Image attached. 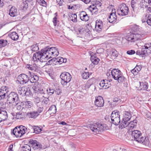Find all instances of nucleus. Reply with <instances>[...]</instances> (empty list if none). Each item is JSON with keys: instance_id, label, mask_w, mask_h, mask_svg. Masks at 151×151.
I'll return each instance as SVG.
<instances>
[{"instance_id": "1", "label": "nucleus", "mask_w": 151, "mask_h": 151, "mask_svg": "<svg viewBox=\"0 0 151 151\" xmlns=\"http://www.w3.org/2000/svg\"><path fill=\"white\" fill-rule=\"evenodd\" d=\"M59 54L58 51L56 47L47 46L40 51L34 53L32 57L33 60L34 62L38 60L41 62H45L48 58L53 57H55Z\"/></svg>"}, {"instance_id": "2", "label": "nucleus", "mask_w": 151, "mask_h": 151, "mask_svg": "<svg viewBox=\"0 0 151 151\" xmlns=\"http://www.w3.org/2000/svg\"><path fill=\"white\" fill-rule=\"evenodd\" d=\"M132 32L128 34L125 37L127 41L131 42H135L137 40L142 39V36L137 32L139 31V26L136 25H133L131 27Z\"/></svg>"}, {"instance_id": "3", "label": "nucleus", "mask_w": 151, "mask_h": 151, "mask_svg": "<svg viewBox=\"0 0 151 151\" xmlns=\"http://www.w3.org/2000/svg\"><path fill=\"white\" fill-rule=\"evenodd\" d=\"M89 127L92 132L96 134H99L103 130L108 129L107 125L98 122L90 125Z\"/></svg>"}, {"instance_id": "4", "label": "nucleus", "mask_w": 151, "mask_h": 151, "mask_svg": "<svg viewBox=\"0 0 151 151\" xmlns=\"http://www.w3.org/2000/svg\"><path fill=\"white\" fill-rule=\"evenodd\" d=\"M7 101L9 104H17L18 103L19 99L18 94L15 92H12L8 95L7 94Z\"/></svg>"}, {"instance_id": "5", "label": "nucleus", "mask_w": 151, "mask_h": 151, "mask_svg": "<svg viewBox=\"0 0 151 151\" xmlns=\"http://www.w3.org/2000/svg\"><path fill=\"white\" fill-rule=\"evenodd\" d=\"M129 9L127 5L124 3L120 4L117 10L118 14L121 16H125L128 15Z\"/></svg>"}, {"instance_id": "6", "label": "nucleus", "mask_w": 151, "mask_h": 151, "mask_svg": "<svg viewBox=\"0 0 151 151\" xmlns=\"http://www.w3.org/2000/svg\"><path fill=\"white\" fill-rule=\"evenodd\" d=\"M61 80V83L63 86H66L70 82L72 78L71 76L69 73L64 72L62 73L60 76Z\"/></svg>"}, {"instance_id": "7", "label": "nucleus", "mask_w": 151, "mask_h": 151, "mask_svg": "<svg viewBox=\"0 0 151 151\" xmlns=\"http://www.w3.org/2000/svg\"><path fill=\"white\" fill-rule=\"evenodd\" d=\"M119 114V112L116 110L112 112L111 116V123L117 125L120 123Z\"/></svg>"}, {"instance_id": "8", "label": "nucleus", "mask_w": 151, "mask_h": 151, "mask_svg": "<svg viewBox=\"0 0 151 151\" xmlns=\"http://www.w3.org/2000/svg\"><path fill=\"white\" fill-rule=\"evenodd\" d=\"M115 80L117 81L120 84H123L124 86L126 87L128 86L129 81L124 76L122 73Z\"/></svg>"}, {"instance_id": "9", "label": "nucleus", "mask_w": 151, "mask_h": 151, "mask_svg": "<svg viewBox=\"0 0 151 151\" xmlns=\"http://www.w3.org/2000/svg\"><path fill=\"white\" fill-rule=\"evenodd\" d=\"M29 77L27 75L25 74H22L18 76L17 81L21 84H24L28 83L29 82Z\"/></svg>"}, {"instance_id": "10", "label": "nucleus", "mask_w": 151, "mask_h": 151, "mask_svg": "<svg viewBox=\"0 0 151 151\" xmlns=\"http://www.w3.org/2000/svg\"><path fill=\"white\" fill-rule=\"evenodd\" d=\"M9 88L8 86H3L0 89V101L6 98V94L9 91Z\"/></svg>"}, {"instance_id": "11", "label": "nucleus", "mask_w": 151, "mask_h": 151, "mask_svg": "<svg viewBox=\"0 0 151 151\" xmlns=\"http://www.w3.org/2000/svg\"><path fill=\"white\" fill-rule=\"evenodd\" d=\"M29 128L28 129V130H29L28 131V133L34 132L36 134H40L42 130V128H41L38 126H32L30 124L29 125Z\"/></svg>"}, {"instance_id": "12", "label": "nucleus", "mask_w": 151, "mask_h": 151, "mask_svg": "<svg viewBox=\"0 0 151 151\" xmlns=\"http://www.w3.org/2000/svg\"><path fill=\"white\" fill-rule=\"evenodd\" d=\"M94 103L95 105L98 107H102L104 105V100L101 96L96 97Z\"/></svg>"}, {"instance_id": "13", "label": "nucleus", "mask_w": 151, "mask_h": 151, "mask_svg": "<svg viewBox=\"0 0 151 151\" xmlns=\"http://www.w3.org/2000/svg\"><path fill=\"white\" fill-rule=\"evenodd\" d=\"M117 18V17L116 14L115 10H112L108 18V20L110 23L114 24L118 22Z\"/></svg>"}, {"instance_id": "14", "label": "nucleus", "mask_w": 151, "mask_h": 151, "mask_svg": "<svg viewBox=\"0 0 151 151\" xmlns=\"http://www.w3.org/2000/svg\"><path fill=\"white\" fill-rule=\"evenodd\" d=\"M67 61V59L65 58H64L62 57H59L57 58L55 57L53 58L52 59L48 61V62L52 64V63L53 64L54 63L53 62H55V63H58L60 64H62L63 63H65Z\"/></svg>"}, {"instance_id": "15", "label": "nucleus", "mask_w": 151, "mask_h": 151, "mask_svg": "<svg viewBox=\"0 0 151 151\" xmlns=\"http://www.w3.org/2000/svg\"><path fill=\"white\" fill-rule=\"evenodd\" d=\"M132 135L133 138L134 139V140L139 142V140L141 139L142 133L140 131L138 130H134L132 131Z\"/></svg>"}, {"instance_id": "16", "label": "nucleus", "mask_w": 151, "mask_h": 151, "mask_svg": "<svg viewBox=\"0 0 151 151\" xmlns=\"http://www.w3.org/2000/svg\"><path fill=\"white\" fill-rule=\"evenodd\" d=\"M19 93L22 96H29L30 94V90L29 88L26 86H23L19 88Z\"/></svg>"}, {"instance_id": "17", "label": "nucleus", "mask_w": 151, "mask_h": 151, "mask_svg": "<svg viewBox=\"0 0 151 151\" xmlns=\"http://www.w3.org/2000/svg\"><path fill=\"white\" fill-rule=\"evenodd\" d=\"M103 27V23L101 20H99L96 21L95 30L96 32H100L104 29Z\"/></svg>"}, {"instance_id": "18", "label": "nucleus", "mask_w": 151, "mask_h": 151, "mask_svg": "<svg viewBox=\"0 0 151 151\" xmlns=\"http://www.w3.org/2000/svg\"><path fill=\"white\" fill-rule=\"evenodd\" d=\"M90 60L92 62L91 65H92L93 64L94 65L98 64L100 60L97 57L96 54L92 52L90 53Z\"/></svg>"}, {"instance_id": "19", "label": "nucleus", "mask_w": 151, "mask_h": 151, "mask_svg": "<svg viewBox=\"0 0 151 151\" xmlns=\"http://www.w3.org/2000/svg\"><path fill=\"white\" fill-rule=\"evenodd\" d=\"M96 81L95 79L94 78L89 79L87 81L86 84L83 85V88L86 90L88 89L90 86L93 85Z\"/></svg>"}, {"instance_id": "20", "label": "nucleus", "mask_w": 151, "mask_h": 151, "mask_svg": "<svg viewBox=\"0 0 151 151\" xmlns=\"http://www.w3.org/2000/svg\"><path fill=\"white\" fill-rule=\"evenodd\" d=\"M110 80L108 81L106 80H103L100 81L99 85L103 89H106L110 86Z\"/></svg>"}, {"instance_id": "21", "label": "nucleus", "mask_w": 151, "mask_h": 151, "mask_svg": "<svg viewBox=\"0 0 151 151\" xmlns=\"http://www.w3.org/2000/svg\"><path fill=\"white\" fill-rule=\"evenodd\" d=\"M29 74V82L31 83H36L37 82V81L39 80V77L36 75H35L33 73H31L29 72L28 73Z\"/></svg>"}, {"instance_id": "22", "label": "nucleus", "mask_w": 151, "mask_h": 151, "mask_svg": "<svg viewBox=\"0 0 151 151\" xmlns=\"http://www.w3.org/2000/svg\"><path fill=\"white\" fill-rule=\"evenodd\" d=\"M19 129V128H17V127L12 132V133L17 138L21 137L24 134L23 131H22Z\"/></svg>"}, {"instance_id": "23", "label": "nucleus", "mask_w": 151, "mask_h": 151, "mask_svg": "<svg viewBox=\"0 0 151 151\" xmlns=\"http://www.w3.org/2000/svg\"><path fill=\"white\" fill-rule=\"evenodd\" d=\"M111 74L113 78L115 80L122 74V72L118 69H113L111 71Z\"/></svg>"}, {"instance_id": "24", "label": "nucleus", "mask_w": 151, "mask_h": 151, "mask_svg": "<svg viewBox=\"0 0 151 151\" xmlns=\"http://www.w3.org/2000/svg\"><path fill=\"white\" fill-rule=\"evenodd\" d=\"M80 17L82 21L87 22L89 19V17L85 11L81 12L80 13Z\"/></svg>"}, {"instance_id": "25", "label": "nucleus", "mask_w": 151, "mask_h": 151, "mask_svg": "<svg viewBox=\"0 0 151 151\" xmlns=\"http://www.w3.org/2000/svg\"><path fill=\"white\" fill-rule=\"evenodd\" d=\"M139 142L142 143L144 145L149 146L150 145V141L147 137H141L139 140Z\"/></svg>"}, {"instance_id": "26", "label": "nucleus", "mask_w": 151, "mask_h": 151, "mask_svg": "<svg viewBox=\"0 0 151 151\" xmlns=\"http://www.w3.org/2000/svg\"><path fill=\"white\" fill-rule=\"evenodd\" d=\"M3 109L2 108L0 109V117L1 119L5 120L8 118V114L7 112L5 110H3Z\"/></svg>"}, {"instance_id": "27", "label": "nucleus", "mask_w": 151, "mask_h": 151, "mask_svg": "<svg viewBox=\"0 0 151 151\" xmlns=\"http://www.w3.org/2000/svg\"><path fill=\"white\" fill-rule=\"evenodd\" d=\"M22 103H23V108H30L33 105L32 102L30 101H24Z\"/></svg>"}, {"instance_id": "28", "label": "nucleus", "mask_w": 151, "mask_h": 151, "mask_svg": "<svg viewBox=\"0 0 151 151\" xmlns=\"http://www.w3.org/2000/svg\"><path fill=\"white\" fill-rule=\"evenodd\" d=\"M38 116V114L36 111H33L31 112H28L26 114L27 116L29 118L35 119Z\"/></svg>"}, {"instance_id": "29", "label": "nucleus", "mask_w": 151, "mask_h": 151, "mask_svg": "<svg viewBox=\"0 0 151 151\" xmlns=\"http://www.w3.org/2000/svg\"><path fill=\"white\" fill-rule=\"evenodd\" d=\"M122 100L119 96H117L114 98L111 102L112 105L114 106H116L121 104Z\"/></svg>"}, {"instance_id": "30", "label": "nucleus", "mask_w": 151, "mask_h": 151, "mask_svg": "<svg viewBox=\"0 0 151 151\" xmlns=\"http://www.w3.org/2000/svg\"><path fill=\"white\" fill-rule=\"evenodd\" d=\"M9 14L12 17H14L17 15V9L14 6L12 7L9 10Z\"/></svg>"}, {"instance_id": "31", "label": "nucleus", "mask_w": 151, "mask_h": 151, "mask_svg": "<svg viewBox=\"0 0 151 151\" xmlns=\"http://www.w3.org/2000/svg\"><path fill=\"white\" fill-rule=\"evenodd\" d=\"M137 120L136 119H134L129 123H128V127H129V129L131 130L137 126Z\"/></svg>"}, {"instance_id": "32", "label": "nucleus", "mask_w": 151, "mask_h": 151, "mask_svg": "<svg viewBox=\"0 0 151 151\" xmlns=\"http://www.w3.org/2000/svg\"><path fill=\"white\" fill-rule=\"evenodd\" d=\"M9 36L12 39L14 40H17L19 38V36L17 33L15 32L10 33Z\"/></svg>"}, {"instance_id": "33", "label": "nucleus", "mask_w": 151, "mask_h": 151, "mask_svg": "<svg viewBox=\"0 0 151 151\" xmlns=\"http://www.w3.org/2000/svg\"><path fill=\"white\" fill-rule=\"evenodd\" d=\"M128 121H126L123 118L121 121V122H120V123H120V124L119 125V127L121 128V129H122L128 126L129 122Z\"/></svg>"}, {"instance_id": "34", "label": "nucleus", "mask_w": 151, "mask_h": 151, "mask_svg": "<svg viewBox=\"0 0 151 151\" xmlns=\"http://www.w3.org/2000/svg\"><path fill=\"white\" fill-rule=\"evenodd\" d=\"M148 85L146 82L140 83V87L141 90H146L148 88Z\"/></svg>"}, {"instance_id": "35", "label": "nucleus", "mask_w": 151, "mask_h": 151, "mask_svg": "<svg viewBox=\"0 0 151 151\" xmlns=\"http://www.w3.org/2000/svg\"><path fill=\"white\" fill-rule=\"evenodd\" d=\"M131 114L130 112L125 111L124 116V117L123 118L126 121H128L131 118Z\"/></svg>"}, {"instance_id": "36", "label": "nucleus", "mask_w": 151, "mask_h": 151, "mask_svg": "<svg viewBox=\"0 0 151 151\" xmlns=\"http://www.w3.org/2000/svg\"><path fill=\"white\" fill-rule=\"evenodd\" d=\"M145 51L144 49L142 48L141 50H138L136 52L137 55H139L140 56L143 57L146 54Z\"/></svg>"}, {"instance_id": "37", "label": "nucleus", "mask_w": 151, "mask_h": 151, "mask_svg": "<svg viewBox=\"0 0 151 151\" xmlns=\"http://www.w3.org/2000/svg\"><path fill=\"white\" fill-rule=\"evenodd\" d=\"M39 86L40 85L38 82H36V83H34L32 87V89L35 93H36L40 89V88Z\"/></svg>"}, {"instance_id": "38", "label": "nucleus", "mask_w": 151, "mask_h": 151, "mask_svg": "<svg viewBox=\"0 0 151 151\" xmlns=\"http://www.w3.org/2000/svg\"><path fill=\"white\" fill-rule=\"evenodd\" d=\"M146 2L145 0H142L139 4V6L138 7V10H143L144 7L146 6L145 3Z\"/></svg>"}, {"instance_id": "39", "label": "nucleus", "mask_w": 151, "mask_h": 151, "mask_svg": "<svg viewBox=\"0 0 151 151\" xmlns=\"http://www.w3.org/2000/svg\"><path fill=\"white\" fill-rule=\"evenodd\" d=\"M27 1H27L26 0L23 1L21 7L22 10L24 11L26 10L28 8V4Z\"/></svg>"}, {"instance_id": "40", "label": "nucleus", "mask_w": 151, "mask_h": 151, "mask_svg": "<svg viewBox=\"0 0 151 151\" xmlns=\"http://www.w3.org/2000/svg\"><path fill=\"white\" fill-rule=\"evenodd\" d=\"M39 142L37 141L36 140H33L32 139L30 140L29 141V142L30 144V145L34 149L35 147V146L36 145H37V144Z\"/></svg>"}, {"instance_id": "41", "label": "nucleus", "mask_w": 151, "mask_h": 151, "mask_svg": "<svg viewBox=\"0 0 151 151\" xmlns=\"http://www.w3.org/2000/svg\"><path fill=\"white\" fill-rule=\"evenodd\" d=\"M57 109L56 106L55 105H52L50 107L48 111H52L51 113L55 114L56 112Z\"/></svg>"}, {"instance_id": "42", "label": "nucleus", "mask_w": 151, "mask_h": 151, "mask_svg": "<svg viewBox=\"0 0 151 151\" xmlns=\"http://www.w3.org/2000/svg\"><path fill=\"white\" fill-rule=\"evenodd\" d=\"M7 40L3 39L0 40V47H1L5 46L7 45Z\"/></svg>"}, {"instance_id": "43", "label": "nucleus", "mask_w": 151, "mask_h": 151, "mask_svg": "<svg viewBox=\"0 0 151 151\" xmlns=\"http://www.w3.org/2000/svg\"><path fill=\"white\" fill-rule=\"evenodd\" d=\"M55 16L53 18L52 22L53 23V25L55 26H56L57 25V23L58 22H59V21L57 20V17L58 16V13L57 12H56L54 14Z\"/></svg>"}, {"instance_id": "44", "label": "nucleus", "mask_w": 151, "mask_h": 151, "mask_svg": "<svg viewBox=\"0 0 151 151\" xmlns=\"http://www.w3.org/2000/svg\"><path fill=\"white\" fill-rule=\"evenodd\" d=\"M15 118L17 119H23L24 118L23 115L20 112H17L16 114Z\"/></svg>"}, {"instance_id": "45", "label": "nucleus", "mask_w": 151, "mask_h": 151, "mask_svg": "<svg viewBox=\"0 0 151 151\" xmlns=\"http://www.w3.org/2000/svg\"><path fill=\"white\" fill-rule=\"evenodd\" d=\"M31 50L32 52H36L39 50V47L37 44L33 45L31 46Z\"/></svg>"}, {"instance_id": "46", "label": "nucleus", "mask_w": 151, "mask_h": 151, "mask_svg": "<svg viewBox=\"0 0 151 151\" xmlns=\"http://www.w3.org/2000/svg\"><path fill=\"white\" fill-rule=\"evenodd\" d=\"M137 5V1L135 0H132L131 2V5L133 11H134V8Z\"/></svg>"}, {"instance_id": "47", "label": "nucleus", "mask_w": 151, "mask_h": 151, "mask_svg": "<svg viewBox=\"0 0 151 151\" xmlns=\"http://www.w3.org/2000/svg\"><path fill=\"white\" fill-rule=\"evenodd\" d=\"M76 32L78 35L83 34L84 32L85 29L82 27L80 26Z\"/></svg>"}, {"instance_id": "48", "label": "nucleus", "mask_w": 151, "mask_h": 151, "mask_svg": "<svg viewBox=\"0 0 151 151\" xmlns=\"http://www.w3.org/2000/svg\"><path fill=\"white\" fill-rule=\"evenodd\" d=\"M70 18H72L71 20L74 22H77V16L76 14H72Z\"/></svg>"}, {"instance_id": "49", "label": "nucleus", "mask_w": 151, "mask_h": 151, "mask_svg": "<svg viewBox=\"0 0 151 151\" xmlns=\"http://www.w3.org/2000/svg\"><path fill=\"white\" fill-rule=\"evenodd\" d=\"M17 128H19V130H20L22 131H23V133H24V134L25 133V130H26L27 131V132L29 131V130H28V129L27 128H26L25 126L21 125L18 127H17Z\"/></svg>"}, {"instance_id": "50", "label": "nucleus", "mask_w": 151, "mask_h": 151, "mask_svg": "<svg viewBox=\"0 0 151 151\" xmlns=\"http://www.w3.org/2000/svg\"><path fill=\"white\" fill-rule=\"evenodd\" d=\"M82 78L83 79H87L88 78L89 76V72L83 73L81 75Z\"/></svg>"}, {"instance_id": "51", "label": "nucleus", "mask_w": 151, "mask_h": 151, "mask_svg": "<svg viewBox=\"0 0 151 151\" xmlns=\"http://www.w3.org/2000/svg\"><path fill=\"white\" fill-rule=\"evenodd\" d=\"M88 9H89L91 12L95 14H97V13L98 12V10L96 7L91 8H88Z\"/></svg>"}, {"instance_id": "52", "label": "nucleus", "mask_w": 151, "mask_h": 151, "mask_svg": "<svg viewBox=\"0 0 151 151\" xmlns=\"http://www.w3.org/2000/svg\"><path fill=\"white\" fill-rule=\"evenodd\" d=\"M47 94L49 95H52L54 92L55 90L52 88H49L47 90Z\"/></svg>"}, {"instance_id": "53", "label": "nucleus", "mask_w": 151, "mask_h": 151, "mask_svg": "<svg viewBox=\"0 0 151 151\" xmlns=\"http://www.w3.org/2000/svg\"><path fill=\"white\" fill-rule=\"evenodd\" d=\"M22 150H31V148L28 145H26L25 146H24L22 147Z\"/></svg>"}, {"instance_id": "54", "label": "nucleus", "mask_w": 151, "mask_h": 151, "mask_svg": "<svg viewBox=\"0 0 151 151\" xmlns=\"http://www.w3.org/2000/svg\"><path fill=\"white\" fill-rule=\"evenodd\" d=\"M147 22L148 25L151 26V14H149L147 17Z\"/></svg>"}, {"instance_id": "55", "label": "nucleus", "mask_w": 151, "mask_h": 151, "mask_svg": "<svg viewBox=\"0 0 151 151\" xmlns=\"http://www.w3.org/2000/svg\"><path fill=\"white\" fill-rule=\"evenodd\" d=\"M37 144V145H36L35 146L34 148V149H41L42 148V145L40 142H38Z\"/></svg>"}, {"instance_id": "56", "label": "nucleus", "mask_w": 151, "mask_h": 151, "mask_svg": "<svg viewBox=\"0 0 151 151\" xmlns=\"http://www.w3.org/2000/svg\"><path fill=\"white\" fill-rule=\"evenodd\" d=\"M39 2L40 5L46 7L47 6V3L44 0H39Z\"/></svg>"}, {"instance_id": "57", "label": "nucleus", "mask_w": 151, "mask_h": 151, "mask_svg": "<svg viewBox=\"0 0 151 151\" xmlns=\"http://www.w3.org/2000/svg\"><path fill=\"white\" fill-rule=\"evenodd\" d=\"M151 47V43L145 44V46L143 47L142 48L144 49V50H147L148 48Z\"/></svg>"}, {"instance_id": "58", "label": "nucleus", "mask_w": 151, "mask_h": 151, "mask_svg": "<svg viewBox=\"0 0 151 151\" xmlns=\"http://www.w3.org/2000/svg\"><path fill=\"white\" fill-rule=\"evenodd\" d=\"M131 72L134 76L137 75L138 73H139L138 72H137L136 69H135V68L131 70Z\"/></svg>"}, {"instance_id": "59", "label": "nucleus", "mask_w": 151, "mask_h": 151, "mask_svg": "<svg viewBox=\"0 0 151 151\" xmlns=\"http://www.w3.org/2000/svg\"><path fill=\"white\" fill-rule=\"evenodd\" d=\"M135 68L137 70V72H139L142 68V66L140 65H137L135 67Z\"/></svg>"}, {"instance_id": "60", "label": "nucleus", "mask_w": 151, "mask_h": 151, "mask_svg": "<svg viewBox=\"0 0 151 151\" xmlns=\"http://www.w3.org/2000/svg\"><path fill=\"white\" fill-rule=\"evenodd\" d=\"M135 51L133 50H128L127 52V54L129 55H132L135 54Z\"/></svg>"}, {"instance_id": "61", "label": "nucleus", "mask_w": 151, "mask_h": 151, "mask_svg": "<svg viewBox=\"0 0 151 151\" xmlns=\"http://www.w3.org/2000/svg\"><path fill=\"white\" fill-rule=\"evenodd\" d=\"M111 55L114 57H117L118 56L117 51L115 50H113Z\"/></svg>"}, {"instance_id": "62", "label": "nucleus", "mask_w": 151, "mask_h": 151, "mask_svg": "<svg viewBox=\"0 0 151 151\" xmlns=\"http://www.w3.org/2000/svg\"><path fill=\"white\" fill-rule=\"evenodd\" d=\"M40 89H39V90L37 91V92L36 93H40L41 94H44L45 93V91L44 90L42 89L41 88H40Z\"/></svg>"}, {"instance_id": "63", "label": "nucleus", "mask_w": 151, "mask_h": 151, "mask_svg": "<svg viewBox=\"0 0 151 151\" xmlns=\"http://www.w3.org/2000/svg\"><path fill=\"white\" fill-rule=\"evenodd\" d=\"M147 15H145V16H143L142 18V23H144L147 22Z\"/></svg>"}, {"instance_id": "64", "label": "nucleus", "mask_w": 151, "mask_h": 151, "mask_svg": "<svg viewBox=\"0 0 151 151\" xmlns=\"http://www.w3.org/2000/svg\"><path fill=\"white\" fill-rule=\"evenodd\" d=\"M26 67L28 68V69L32 70H33L34 69V67L32 65H27L26 66Z\"/></svg>"}]
</instances>
